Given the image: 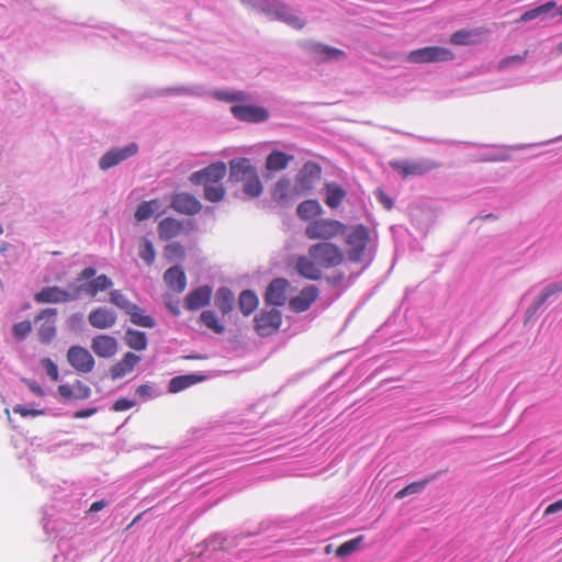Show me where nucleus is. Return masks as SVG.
Returning a JSON list of instances; mask_svg holds the SVG:
<instances>
[{"instance_id": "27", "label": "nucleus", "mask_w": 562, "mask_h": 562, "mask_svg": "<svg viewBox=\"0 0 562 562\" xmlns=\"http://www.w3.org/2000/svg\"><path fill=\"white\" fill-rule=\"evenodd\" d=\"M324 209L317 200L310 199L301 202L296 207V215L301 221L311 222L321 217Z\"/></svg>"}, {"instance_id": "54", "label": "nucleus", "mask_w": 562, "mask_h": 562, "mask_svg": "<svg viewBox=\"0 0 562 562\" xmlns=\"http://www.w3.org/2000/svg\"><path fill=\"white\" fill-rule=\"evenodd\" d=\"M13 412L15 414L21 415L22 417H26V416L36 417V416L44 415V411L43 409H30V408H26V407H24L23 405H20V404L15 405L13 407Z\"/></svg>"}, {"instance_id": "26", "label": "nucleus", "mask_w": 562, "mask_h": 562, "mask_svg": "<svg viewBox=\"0 0 562 562\" xmlns=\"http://www.w3.org/2000/svg\"><path fill=\"white\" fill-rule=\"evenodd\" d=\"M325 204L331 209H338L347 198V191L337 182H327L324 187Z\"/></svg>"}, {"instance_id": "52", "label": "nucleus", "mask_w": 562, "mask_h": 562, "mask_svg": "<svg viewBox=\"0 0 562 562\" xmlns=\"http://www.w3.org/2000/svg\"><path fill=\"white\" fill-rule=\"evenodd\" d=\"M438 476V473H435L432 474L430 477L428 479H424V480H420V481H416V482H413L408 485H406L409 494H417V493H420L422 491H424V488L426 487V485L435 480L436 477Z\"/></svg>"}, {"instance_id": "9", "label": "nucleus", "mask_w": 562, "mask_h": 562, "mask_svg": "<svg viewBox=\"0 0 562 562\" xmlns=\"http://www.w3.org/2000/svg\"><path fill=\"white\" fill-rule=\"evenodd\" d=\"M227 173L226 165L223 161L211 164L202 170L195 171L190 176L193 184H220Z\"/></svg>"}, {"instance_id": "36", "label": "nucleus", "mask_w": 562, "mask_h": 562, "mask_svg": "<svg viewBox=\"0 0 562 562\" xmlns=\"http://www.w3.org/2000/svg\"><path fill=\"white\" fill-rule=\"evenodd\" d=\"M259 301L255 292L245 290L240 293L238 305L245 316L250 315L258 307Z\"/></svg>"}, {"instance_id": "58", "label": "nucleus", "mask_w": 562, "mask_h": 562, "mask_svg": "<svg viewBox=\"0 0 562 562\" xmlns=\"http://www.w3.org/2000/svg\"><path fill=\"white\" fill-rule=\"evenodd\" d=\"M95 273H97V270H95L94 268H92V267H87V268H85V269L80 272V274H79V277H78V280H79V281H80V280H89V279H91L92 277H94V276H95Z\"/></svg>"}, {"instance_id": "40", "label": "nucleus", "mask_w": 562, "mask_h": 562, "mask_svg": "<svg viewBox=\"0 0 562 562\" xmlns=\"http://www.w3.org/2000/svg\"><path fill=\"white\" fill-rule=\"evenodd\" d=\"M126 314L130 315L131 322L137 326L153 328L155 321L149 315H145L144 311L135 304V308H130Z\"/></svg>"}, {"instance_id": "1", "label": "nucleus", "mask_w": 562, "mask_h": 562, "mask_svg": "<svg viewBox=\"0 0 562 562\" xmlns=\"http://www.w3.org/2000/svg\"><path fill=\"white\" fill-rule=\"evenodd\" d=\"M345 243V258L351 263L368 265L375 252L373 231L364 224L346 225L341 235Z\"/></svg>"}, {"instance_id": "37", "label": "nucleus", "mask_w": 562, "mask_h": 562, "mask_svg": "<svg viewBox=\"0 0 562 562\" xmlns=\"http://www.w3.org/2000/svg\"><path fill=\"white\" fill-rule=\"evenodd\" d=\"M125 344L136 351H142L147 348L146 334L139 330L127 329L124 337Z\"/></svg>"}, {"instance_id": "22", "label": "nucleus", "mask_w": 562, "mask_h": 562, "mask_svg": "<svg viewBox=\"0 0 562 562\" xmlns=\"http://www.w3.org/2000/svg\"><path fill=\"white\" fill-rule=\"evenodd\" d=\"M91 348L100 358H111L117 352V341L109 335H98L92 339Z\"/></svg>"}, {"instance_id": "57", "label": "nucleus", "mask_w": 562, "mask_h": 562, "mask_svg": "<svg viewBox=\"0 0 562 562\" xmlns=\"http://www.w3.org/2000/svg\"><path fill=\"white\" fill-rule=\"evenodd\" d=\"M562 510V498L550 504L546 510H544V515L548 516V515H552V514H555V513H559Z\"/></svg>"}, {"instance_id": "19", "label": "nucleus", "mask_w": 562, "mask_h": 562, "mask_svg": "<svg viewBox=\"0 0 562 562\" xmlns=\"http://www.w3.org/2000/svg\"><path fill=\"white\" fill-rule=\"evenodd\" d=\"M212 294L213 290L210 285H201L188 293L184 307L188 311H198L210 303Z\"/></svg>"}, {"instance_id": "51", "label": "nucleus", "mask_w": 562, "mask_h": 562, "mask_svg": "<svg viewBox=\"0 0 562 562\" xmlns=\"http://www.w3.org/2000/svg\"><path fill=\"white\" fill-rule=\"evenodd\" d=\"M41 364L52 381H58V379H59L58 368L52 359L44 358V359H42Z\"/></svg>"}, {"instance_id": "49", "label": "nucleus", "mask_w": 562, "mask_h": 562, "mask_svg": "<svg viewBox=\"0 0 562 562\" xmlns=\"http://www.w3.org/2000/svg\"><path fill=\"white\" fill-rule=\"evenodd\" d=\"M528 54H529V52L525 50V53L521 55H512V56L505 57L497 64V69L504 70L514 65H522L526 61Z\"/></svg>"}, {"instance_id": "4", "label": "nucleus", "mask_w": 562, "mask_h": 562, "mask_svg": "<svg viewBox=\"0 0 562 562\" xmlns=\"http://www.w3.org/2000/svg\"><path fill=\"white\" fill-rule=\"evenodd\" d=\"M241 2L267 14L274 15L295 29H302L305 24L300 18L290 14L288 8L277 0H241Z\"/></svg>"}, {"instance_id": "16", "label": "nucleus", "mask_w": 562, "mask_h": 562, "mask_svg": "<svg viewBox=\"0 0 562 562\" xmlns=\"http://www.w3.org/2000/svg\"><path fill=\"white\" fill-rule=\"evenodd\" d=\"M305 48L313 55V59L317 63L338 61L346 57L342 49L328 46L322 43H310Z\"/></svg>"}, {"instance_id": "11", "label": "nucleus", "mask_w": 562, "mask_h": 562, "mask_svg": "<svg viewBox=\"0 0 562 562\" xmlns=\"http://www.w3.org/2000/svg\"><path fill=\"white\" fill-rule=\"evenodd\" d=\"M68 363L79 373H89L94 368V359L88 349L71 346L67 351Z\"/></svg>"}, {"instance_id": "10", "label": "nucleus", "mask_w": 562, "mask_h": 562, "mask_svg": "<svg viewBox=\"0 0 562 562\" xmlns=\"http://www.w3.org/2000/svg\"><path fill=\"white\" fill-rule=\"evenodd\" d=\"M56 308H45L35 317L37 334L44 344H49L56 336Z\"/></svg>"}, {"instance_id": "17", "label": "nucleus", "mask_w": 562, "mask_h": 562, "mask_svg": "<svg viewBox=\"0 0 562 562\" xmlns=\"http://www.w3.org/2000/svg\"><path fill=\"white\" fill-rule=\"evenodd\" d=\"M77 299L75 290L68 292L58 286H45L34 295V300L37 303H63L69 302Z\"/></svg>"}, {"instance_id": "45", "label": "nucleus", "mask_w": 562, "mask_h": 562, "mask_svg": "<svg viewBox=\"0 0 562 562\" xmlns=\"http://www.w3.org/2000/svg\"><path fill=\"white\" fill-rule=\"evenodd\" d=\"M158 200H150L140 203L135 211V218L140 222L154 214V206H158Z\"/></svg>"}, {"instance_id": "15", "label": "nucleus", "mask_w": 562, "mask_h": 562, "mask_svg": "<svg viewBox=\"0 0 562 562\" xmlns=\"http://www.w3.org/2000/svg\"><path fill=\"white\" fill-rule=\"evenodd\" d=\"M294 269L302 278L311 281H317L323 276L321 266L308 254L295 258Z\"/></svg>"}, {"instance_id": "20", "label": "nucleus", "mask_w": 562, "mask_h": 562, "mask_svg": "<svg viewBox=\"0 0 562 562\" xmlns=\"http://www.w3.org/2000/svg\"><path fill=\"white\" fill-rule=\"evenodd\" d=\"M112 280L105 276L100 274L92 280L86 281L75 288V294L77 299L81 293H86L91 297H94L99 292H103L112 286Z\"/></svg>"}, {"instance_id": "64", "label": "nucleus", "mask_w": 562, "mask_h": 562, "mask_svg": "<svg viewBox=\"0 0 562 562\" xmlns=\"http://www.w3.org/2000/svg\"><path fill=\"white\" fill-rule=\"evenodd\" d=\"M169 310L175 314V315H179L180 311L177 306H173L171 304H169Z\"/></svg>"}, {"instance_id": "28", "label": "nucleus", "mask_w": 562, "mask_h": 562, "mask_svg": "<svg viewBox=\"0 0 562 562\" xmlns=\"http://www.w3.org/2000/svg\"><path fill=\"white\" fill-rule=\"evenodd\" d=\"M58 393L65 400H85L91 395V389L77 380L72 385L60 384Z\"/></svg>"}, {"instance_id": "18", "label": "nucleus", "mask_w": 562, "mask_h": 562, "mask_svg": "<svg viewBox=\"0 0 562 562\" xmlns=\"http://www.w3.org/2000/svg\"><path fill=\"white\" fill-rule=\"evenodd\" d=\"M232 114L244 122L259 123L268 119V111L262 106L256 105H233Z\"/></svg>"}, {"instance_id": "61", "label": "nucleus", "mask_w": 562, "mask_h": 562, "mask_svg": "<svg viewBox=\"0 0 562 562\" xmlns=\"http://www.w3.org/2000/svg\"><path fill=\"white\" fill-rule=\"evenodd\" d=\"M106 506V502L104 499L93 502L89 508V513H97L103 509Z\"/></svg>"}, {"instance_id": "62", "label": "nucleus", "mask_w": 562, "mask_h": 562, "mask_svg": "<svg viewBox=\"0 0 562 562\" xmlns=\"http://www.w3.org/2000/svg\"><path fill=\"white\" fill-rule=\"evenodd\" d=\"M151 386L147 385V384H142L139 385L137 389H136V393L140 396H146V395H150L151 394Z\"/></svg>"}, {"instance_id": "5", "label": "nucleus", "mask_w": 562, "mask_h": 562, "mask_svg": "<svg viewBox=\"0 0 562 562\" xmlns=\"http://www.w3.org/2000/svg\"><path fill=\"white\" fill-rule=\"evenodd\" d=\"M321 165L312 160L306 161L295 177L293 191L296 195H306L311 193L316 183L321 180Z\"/></svg>"}, {"instance_id": "39", "label": "nucleus", "mask_w": 562, "mask_h": 562, "mask_svg": "<svg viewBox=\"0 0 562 562\" xmlns=\"http://www.w3.org/2000/svg\"><path fill=\"white\" fill-rule=\"evenodd\" d=\"M200 323L215 334H223L225 326L220 322L218 317L213 311H204L200 315Z\"/></svg>"}, {"instance_id": "8", "label": "nucleus", "mask_w": 562, "mask_h": 562, "mask_svg": "<svg viewBox=\"0 0 562 562\" xmlns=\"http://www.w3.org/2000/svg\"><path fill=\"white\" fill-rule=\"evenodd\" d=\"M255 330L261 336H270L277 333L282 324V314L279 310L272 307L270 310H262L255 319Z\"/></svg>"}, {"instance_id": "7", "label": "nucleus", "mask_w": 562, "mask_h": 562, "mask_svg": "<svg viewBox=\"0 0 562 562\" xmlns=\"http://www.w3.org/2000/svg\"><path fill=\"white\" fill-rule=\"evenodd\" d=\"M454 54L446 47L427 46L409 52L407 60L413 64H427L448 61L452 60Z\"/></svg>"}, {"instance_id": "29", "label": "nucleus", "mask_w": 562, "mask_h": 562, "mask_svg": "<svg viewBox=\"0 0 562 562\" xmlns=\"http://www.w3.org/2000/svg\"><path fill=\"white\" fill-rule=\"evenodd\" d=\"M205 379L206 376L204 374L198 373L177 375L169 381L168 391L170 393H178L204 381Z\"/></svg>"}, {"instance_id": "56", "label": "nucleus", "mask_w": 562, "mask_h": 562, "mask_svg": "<svg viewBox=\"0 0 562 562\" xmlns=\"http://www.w3.org/2000/svg\"><path fill=\"white\" fill-rule=\"evenodd\" d=\"M23 381L34 394H36L37 396H44V391L36 381L26 379H24Z\"/></svg>"}, {"instance_id": "59", "label": "nucleus", "mask_w": 562, "mask_h": 562, "mask_svg": "<svg viewBox=\"0 0 562 562\" xmlns=\"http://www.w3.org/2000/svg\"><path fill=\"white\" fill-rule=\"evenodd\" d=\"M378 196H379V200L381 201V203L384 204V206L387 209V210H391L392 206H393V201L391 198L386 196L384 194L383 191L379 190L378 191Z\"/></svg>"}, {"instance_id": "2", "label": "nucleus", "mask_w": 562, "mask_h": 562, "mask_svg": "<svg viewBox=\"0 0 562 562\" xmlns=\"http://www.w3.org/2000/svg\"><path fill=\"white\" fill-rule=\"evenodd\" d=\"M345 231L346 224L342 222L329 217H318L306 225L304 235L310 240L330 241L340 237Z\"/></svg>"}, {"instance_id": "44", "label": "nucleus", "mask_w": 562, "mask_h": 562, "mask_svg": "<svg viewBox=\"0 0 562 562\" xmlns=\"http://www.w3.org/2000/svg\"><path fill=\"white\" fill-rule=\"evenodd\" d=\"M138 255L148 266H151L155 262L156 250L148 238H143V243L138 249Z\"/></svg>"}, {"instance_id": "33", "label": "nucleus", "mask_w": 562, "mask_h": 562, "mask_svg": "<svg viewBox=\"0 0 562 562\" xmlns=\"http://www.w3.org/2000/svg\"><path fill=\"white\" fill-rule=\"evenodd\" d=\"M291 160H293L292 155H288L280 150H273L266 159V168L269 171H281L288 167Z\"/></svg>"}, {"instance_id": "55", "label": "nucleus", "mask_w": 562, "mask_h": 562, "mask_svg": "<svg viewBox=\"0 0 562 562\" xmlns=\"http://www.w3.org/2000/svg\"><path fill=\"white\" fill-rule=\"evenodd\" d=\"M135 402L125 397L116 400L112 406L115 412H123L134 407Z\"/></svg>"}, {"instance_id": "38", "label": "nucleus", "mask_w": 562, "mask_h": 562, "mask_svg": "<svg viewBox=\"0 0 562 562\" xmlns=\"http://www.w3.org/2000/svg\"><path fill=\"white\" fill-rule=\"evenodd\" d=\"M246 179H244L241 182H244V192L249 196H258L262 192V183L259 179V176L257 173V170H252Z\"/></svg>"}, {"instance_id": "13", "label": "nucleus", "mask_w": 562, "mask_h": 562, "mask_svg": "<svg viewBox=\"0 0 562 562\" xmlns=\"http://www.w3.org/2000/svg\"><path fill=\"white\" fill-rule=\"evenodd\" d=\"M290 282L284 278L273 279L265 293V302L272 306H283L288 300Z\"/></svg>"}, {"instance_id": "42", "label": "nucleus", "mask_w": 562, "mask_h": 562, "mask_svg": "<svg viewBox=\"0 0 562 562\" xmlns=\"http://www.w3.org/2000/svg\"><path fill=\"white\" fill-rule=\"evenodd\" d=\"M362 541H363V536H359L357 538H353L351 540H348V541L341 543L336 549V555L338 558H346L347 555L356 552L360 548V544Z\"/></svg>"}, {"instance_id": "60", "label": "nucleus", "mask_w": 562, "mask_h": 562, "mask_svg": "<svg viewBox=\"0 0 562 562\" xmlns=\"http://www.w3.org/2000/svg\"><path fill=\"white\" fill-rule=\"evenodd\" d=\"M95 412H97V408H87V409H81V411H77V412L74 414V417H75V418H86V417H90V416H91V415H93Z\"/></svg>"}, {"instance_id": "63", "label": "nucleus", "mask_w": 562, "mask_h": 562, "mask_svg": "<svg viewBox=\"0 0 562 562\" xmlns=\"http://www.w3.org/2000/svg\"><path fill=\"white\" fill-rule=\"evenodd\" d=\"M407 495H411L407 487L405 486L404 488L400 490L396 494H395V498L396 499H402L404 497H406Z\"/></svg>"}, {"instance_id": "32", "label": "nucleus", "mask_w": 562, "mask_h": 562, "mask_svg": "<svg viewBox=\"0 0 562 562\" xmlns=\"http://www.w3.org/2000/svg\"><path fill=\"white\" fill-rule=\"evenodd\" d=\"M183 224L172 217L164 218L158 225V234L160 239L170 240L181 234Z\"/></svg>"}, {"instance_id": "25", "label": "nucleus", "mask_w": 562, "mask_h": 562, "mask_svg": "<svg viewBox=\"0 0 562 562\" xmlns=\"http://www.w3.org/2000/svg\"><path fill=\"white\" fill-rule=\"evenodd\" d=\"M140 361V357L133 353V352H126L123 358L113 364L110 369L111 378L113 380L120 379L125 376L126 374L131 373L136 364Z\"/></svg>"}, {"instance_id": "48", "label": "nucleus", "mask_w": 562, "mask_h": 562, "mask_svg": "<svg viewBox=\"0 0 562 562\" xmlns=\"http://www.w3.org/2000/svg\"><path fill=\"white\" fill-rule=\"evenodd\" d=\"M186 251L181 244L171 243L165 248V257L169 261L182 260L184 258Z\"/></svg>"}, {"instance_id": "23", "label": "nucleus", "mask_w": 562, "mask_h": 562, "mask_svg": "<svg viewBox=\"0 0 562 562\" xmlns=\"http://www.w3.org/2000/svg\"><path fill=\"white\" fill-rule=\"evenodd\" d=\"M88 321L94 328L106 329L115 324L116 315L106 307H98L90 312Z\"/></svg>"}, {"instance_id": "43", "label": "nucleus", "mask_w": 562, "mask_h": 562, "mask_svg": "<svg viewBox=\"0 0 562 562\" xmlns=\"http://www.w3.org/2000/svg\"><path fill=\"white\" fill-rule=\"evenodd\" d=\"M562 292V281L547 285L538 299L535 301V308H539L543 305L552 295Z\"/></svg>"}, {"instance_id": "46", "label": "nucleus", "mask_w": 562, "mask_h": 562, "mask_svg": "<svg viewBox=\"0 0 562 562\" xmlns=\"http://www.w3.org/2000/svg\"><path fill=\"white\" fill-rule=\"evenodd\" d=\"M225 196V189L222 183L204 186V198L210 202H218Z\"/></svg>"}, {"instance_id": "3", "label": "nucleus", "mask_w": 562, "mask_h": 562, "mask_svg": "<svg viewBox=\"0 0 562 562\" xmlns=\"http://www.w3.org/2000/svg\"><path fill=\"white\" fill-rule=\"evenodd\" d=\"M308 255L318 262L322 269L336 268L346 259L344 250L331 241H321L311 245L308 247Z\"/></svg>"}, {"instance_id": "34", "label": "nucleus", "mask_w": 562, "mask_h": 562, "mask_svg": "<svg viewBox=\"0 0 562 562\" xmlns=\"http://www.w3.org/2000/svg\"><path fill=\"white\" fill-rule=\"evenodd\" d=\"M234 301V294L228 288L222 286L217 290L215 295V305L222 314L225 315L233 311Z\"/></svg>"}, {"instance_id": "6", "label": "nucleus", "mask_w": 562, "mask_h": 562, "mask_svg": "<svg viewBox=\"0 0 562 562\" xmlns=\"http://www.w3.org/2000/svg\"><path fill=\"white\" fill-rule=\"evenodd\" d=\"M390 167L396 171L403 179L408 177L423 176L434 169L441 167V164L435 160H391Z\"/></svg>"}, {"instance_id": "47", "label": "nucleus", "mask_w": 562, "mask_h": 562, "mask_svg": "<svg viewBox=\"0 0 562 562\" xmlns=\"http://www.w3.org/2000/svg\"><path fill=\"white\" fill-rule=\"evenodd\" d=\"M110 302L125 312L130 308H135V304L130 302L120 290H113L110 292Z\"/></svg>"}, {"instance_id": "50", "label": "nucleus", "mask_w": 562, "mask_h": 562, "mask_svg": "<svg viewBox=\"0 0 562 562\" xmlns=\"http://www.w3.org/2000/svg\"><path fill=\"white\" fill-rule=\"evenodd\" d=\"M12 330L18 339H24L32 331V324L30 321H22L14 324Z\"/></svg>"}, {"instance_id": "30", "label": "nucleus", "mask_w": 562, "mask_h": 562, "mask_svg": "<svg viewBox=\"0 0 562 562\" xmlns=\"http://www.w3.org/2000/svg\"><path fill=\"white\" fill-rule=\"evenodd\" d=\"M295 196L297 195L293 191V186L288 178L280 179L272 190L273 200L280 204L285 205Z\"/></svg>"}, {"instance_id": "14", "label": "nucleus", "mask_w": 562, "mask_h": 562, "mask_svg": "<svg viewBox=\"0 0 562 562\" xmlns=\"http://www.w3.org/2000/svg\"><path fill=\"white\" fill-rule=\"evenodd\" d=\"M319 296V289L314 284L304 286L296 296L289 301L290 308L295 313L307 311Z\"/></svg>"}, {"instance_id": "21", "label": "nucleus", "mask_w": 562, "mask_h": 562, "mask_svg": "<svg viewBox=\"0 0 562 562\" xmlns=\"http://www.w3.org/2000/svg\"><path fill=\"white\" fill-rule=\"evenodd\" d=\"M171 207L186 215H194L202 209L200 201L189 193H178L171 200Z\"/></svg>"}, {"instance_id": "24", "label": "nucleus", "mask_w": 562, "mask_h": 562, "mask_svg": "<svg viewBox=\"0 0 562 562\" xmlns=\"http://www.w3.org/2000/svg\"><path fill=\"white\" fill-rule=\"evenodd\" d=\"M164 281L167 286L176 293H182L187 288V277L180 266H173L167 269L164 273Z\"/></svg>"}, {"instance_id": "35", "label": "nucleus", "mask_w": 562, "mask_h": 562, "mask_svg": "<svg viewBox=\"0 0 562 562\" xmlns=\"http://www.w3.org/2000/svg\"><path fill=\"white\" fill-rule=\"evenodd\" d=\"M481 35L480 30H459L450 37V43L453 45H472L479 42Z\"/></svg>"}, {"instance_id": "12", "label": "nucleus", "mask_w": 562, "mask_h": 562, "mask_svg": "<svg viewBox=\"0 0 562 562\" xmlns=\"http://www.w3.org/2000/svg\"><path fill=\"white\" fill-rule=\"evenodd\" d=\"M138 146L136 143H131L122 148H113L106 151L99 160V167L101 170H108L112 167L117 166L127 158L136 155Z\"/></svg>"}, {"instance_id": "41", "label": "nucleus", "mask_w": 562, "mask_h": 562, "mask_svg": "<svg viewBox=\"0 0 562 562\" xmlns=\"http://www.w3.org/2000/svg\"><path fill=\"white\" fill-rule=\"evenodd\" d=\"M557 8V2L554 1H549L542 5H539L535 9H531V10H528L526 11L521 16H520V21H524V22H527V21H531V20H535L541 15H544V14H548L549 12H551L553 9Z\"/></svg>"}, {"instance_id": "53", "label": "nucleus", "mask_w": 562, "mask_h": 562, "mask_svg": "<svg viewBox=\"0 0 562 562\" xmlns=\"http://www.w3.org/2000/svg\"><path fill=\"white\" fill-rule=\"evenodd\" d=\"M215 97L218 100L233 102V101H243L245 100V94L243 92H227V91H216Z\"/></svg>"}, {"instance_id": "31", "label": "nucleus", "mask_w": 562, "mask_h": 562, "mask_svg": "<svg viewBox=\"0 0 562 562\" xmlns=\"http://www.w3.org/2000/svg\"><path fill=\"white\" fill-rule=\"evenodd\" d=\"M231 172L229 177L232 180L241 182L244 179H246L249 173L255 170L256 168L251 165L250 160L248 158H238L233 159L229 162Z\"/></svg>"}]
</instances>
